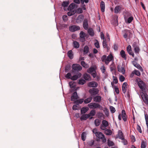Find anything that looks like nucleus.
<instances>
[{
  "mask_svg": "<svg viewBox=\"0 0 148 148\" xmlns=\"http://www.w3.org/2000/svg\"><path fill=\"white\" fill-rule=\"evenodd\" d=\"M98 85V84L94 81L89 82L88 84V86L90 87L96 88L97 86Z\"/></svg>",
  "mask_w": 148,
  "mask_h": 148,
  "instance_id": "4468645a",
  "label": "nucleus"
},
{
  "mask_svg": "<svg viewBox=\"0 0 148 148\" xmlns=\"http://www.w3.org/2000/svg\"><path fill=\"white\" fill-rule=\"evenodd\" d=\"M83 77L84 79L86 80H90L91 79L90 75L87 73H85Z\"/></svg>",
  "mask_w": 148,
  "mask_h": 148,
  "instance_id": "2f4dec72",
  "label": "nucleus"
},
{
  "mask_svg": "<svg viewBox=\"0 0 148 148\" xmlns=\"http://www.w3.org/2000/svg\"><path fill=\"white\" fill-rule=\"evenodd\" d=\"M89 48L88 47L87 45H86V46H85V47L84 48V50H83L84 53V54L87 53L89 51Z\"/></svg>",
  "mask_w": 148,
  "mask_h": 148,
  "instance_id": "4c0bfd02",
  "label": "nucleus"
},
{
  "mask_svg": "<svg viewBox=\"0 0 148 148\" xmlns=\"http://www.w3.org/2000/svg\"><path fill=\"white\" fill-rule=\"evenodd\" d=\"M101 123V121L98 119H96L94 121V123L95 126L96 127L98 126Z\"/></svg>",
  "mask_w": 148,
  "mask_h": 148,
  "instance_id": "e433bc0d",
  "label": "nucleus"
},
{
  "mask_svg": "<svg viewBox=\"0 0 148 148\" xmlns=\"http://www.w3.org/2000/svg\"><path fill=\"white\" fill-rule=\"evenodd\" d=\"M123 36L125 38H127L128 36H130L131 35V33L130 31L128 30H125L123 31Z\"/></svg>",
  "mask_w": 148,
  "mask_h": 148,
  "instance_id": "2eb2a0df",
  "label": "nucleus"
},
{
  "mask_svg": "<svg viewBox=\"0 0 148 148\" xmlns=\"http://www.w3.org/2000/svg\"><path fill=\"white\" fill-rule=\"evenodd\" d=\"M88 110V108L87 107H84L82 108L81 110V114H84L86 113V112Z\"/></svg>",
  "mask_w": 148,
  "mask_h": 148,
  "instance_id": "c756f323",
  "label": "nucleus"
},
{
  "mask_svg": "<svg viewBox=\"0 0 148 148\" xmlns=\"http://www.w3.org/2000/svg\"><path fill=\"white\" fill-rule=\"evenodd\" d=\"M108 145L109 147H111L113 146L114 145V143L110 140H108Z\"/></svg>",
  "mask_w": 148,
  "mask_h": 148,
  "instance_id": "864d4df0",
  "label": "nucleus"
},
{
  "mask_svg": "<svg viewBox=\"0 0 148 148\" xmlns=\"http://www.w3.org/2000/svg\"><path fill=\"white\" fill-rule=\"evenodd\" d=\"M135 74L138 76H139L140 75V73L139 71L135 70L134 71Z\"/></svg>",
  "mask_w": 148,
  "mask_h": 148,
  "instance_id": "0e129e2a",
  "label": "nucleus"
},
{
  "mask_svg": "<svg viewBox=\"0 0 148 148\" xmlns=\"http://www.w3.org/2000/svg\"><path fill=\"white\" fill-rule=\"evenodd\" d=\"M133 47L134 48V50L135 52L136 53H138L140 49L137 46L134 44L133 45Z\"/></svg>",
  "mask_w": 148,
  "mask_h": 148,
  "instance_id": "7c9ffc66",
  "label": "nucleus"
},
{
  "mask_svg": "<svg viewBox=\"0 0 148 148\" xmlns=\"http://www.w3.org/2000/svg\"><path fill=\"white\" fill-rule=\"evenodd\" d=\"M118 71L122 74H124L125 72V70L124 68V66L122 65H119L117 66Z\"/></svg>",
  "mask_w": 148,
  "mask_h": 148,
  "instance_id": "f8f14e48",
  "label": "nucleus"
},
{
  "mask_svg": "<svg viewBox=\"0 0 148 148\" xmlns=\"http://www.w3.org/2000/svg\"><path fill=\"white\" fill-rule=\"evenodd\" d=\"M120 54L121 57L124 58L125 60H126L127 59L126 54L125 51L123 50H122L120 52Z\"/></svg>",
  "mask_w": 148,
  "mask_h": 148,
  "instance_id": "bb28decb",
  "label": "nucleus"
},
{
  "mask_svg": "<svg viewBox=\"0 0 148 148\" xmlns=\"http://www.w3.org/2000/svg\"><path fill=\"white\" fill-rule=\"evenodd\" d=\"M147 145L146 141L142 140L141 141V148H146Z\"/></svg>",
  "mask_w": 148,
  "mask_h": 148,
  "instance_id": "ea45409f",
  "label": "nucleus"
},
{
  "mask_svg": "<svg viewBox=\"0 0 148 148\" xmlns=\"http://www.w3.org/2000/svg\"><path fill=\"white\" fill-rule=\"evenodd\" d=\"M70 11L68 12V15L71 16L77 12L76 10H69Z\"/></svg>",
  "mask_w": 148,
  "mask_h": 148,
  "instance_id": "473e14b6",
  "label": "nucleus"
},
{
  "mask_svg": "<svg viewBox=\"0 0 148 148\" xmlns=\"http://www.w3.org/2000/svg\"><path fill=\"white\" fill-rule=\"evenodd\" d=\"M95 43L94 45L97 48H100V45L98 41L96 39L95 40Z\"/></svg>",
  "mask_w": 148,
  "mask_h": 148,
  "instance_id": "8fccbe9b",
  "label": "nucleus"
},
{
  "mask_svg": "<svg viewBox=\"0 0 148 148\" xmlns=\"http://www.w3.org/2000/svg\"><path fill=\"white\" fill-rule=\"evenodd\" d=\"M80 28L79 26L75 25L70 26L69 27V30L71 32H74L80 29Z\"/></svg>",
  "mask_w": 148,
  "mask_h": 148,
  "instance_id": "9d476101",
  "label": "nucleus"
},
{
  "mask_svg": "<svg viewBox=\"0 0 148 148\" xmlns=\"http://www.w3.org/2000/svg\"><path fill=\"white\" fill-rule=\"evenodd\" d=\"M78 98V96L77 92H75L73 93L71 97V100L72 101H74L76 100Z\"/></svg>",
  "mask_w": 148,
  "mask_h": 148,
  "instance_id": "6ab92c4d",
  "label": "nucleus"
},
{
  "mask_svg": "<svg viewBox=\"0 0 148 148\" xmlns=\"http://www.w3.org/2000/svg\"><path fill=\"white\" fill-rule=\"evenodd\" d=\"M127 16H130L129 18H128L127 19V21H126V23H130L133 20V17L131 16V15L130 13L129 12H126L125 14L124 15L125 16V18L126 19V16L127 15ZM125 21H126V19H125Z\"/></svg>",
  "mask_w": 148,
  "mask_h": 148,
  "instance_id": "1a4fd4ad",
  "label": "nucleus"
},
{
  "mask_svg": "<svg viewBox=\"0 0 148 148\" xmlns=\"http://www.w3.org/2000/svg\"><path fill=\"white\" fill-rule=\"evenodd\" d=\"M113 81L111 83L112 86H114V84H117L118 82V80L117 77L115 76H113Z\"/></svg>",
  "mask_w": 148,
  "mask_h": 148,
  "instance_id": "a878e982",
  "label": "nucleus"
},
{
  "mask_svg": "<svg viewBox=\"0 0 148 148\" xmlns=\"http://www.w3.org/2000/svg\"><path fill=\"white\" fill-rule=\"evenodd\" d=\"M109 125L108 122L106 120H103L102 122V124L100 126V128L102 130H105L106 127Z\"/></svg>",
  "mask_w": 148,
  "mask_h": 148,
  "instance_id": "0eeeda50",
  "label": "nucleus"
},
{
  "mask_svg": "<svg viewBox=\"0 0 148 148\" xmlns=\"http://www.w3.org/2000/svg\"><path fill=\"white\" fill-rule=\"evenodd\" d=\"M95 135L99 138L101 139L103 142H106V139L105 138L104 135L102 133L98 132Z\"/></svg>",
  "mask_w": 148,
  "mask_h": 148,
  "instance_id": "6e6552de",
  "label": "nucleus"
},
{
  "mask_svg": "<svg viewBox=\"0 0 148 148\" xmlns=\"http://www.w3.org/2000/svg\"><path fill=\"white\" fill-rule=\"evenodd\" d=\"M62 18L64 21H67L68 20L67 16L66 15H64L63 16Z\"/></svg>",
  "mask_w": 148,
  "mask_h": 148,
  "instance_id": "774afa93",
  "label": "nucleus"
},
{
  "mask_svg": "<svg viewBox=\"0 0 148 148\" xmlns=\"http://www.w3.org/2000/svg\"><path fill=\"white\" fill-rule=\"evenodd\" d=\"M133 64L135 67L137 68L138 69H140L141 71H143V69H142L141 66L136 62H134Z\"/></svg>",
  "mask_w": 148,
  "mask_h": 148,
  "instance_id": "cd10ccee",
  "label": "nucleus"
},
{
  "mask_svg": "<svg viewBox=\"0 0 148 148\" xmlns=\"http://www.w3.org/2000/svg\"><path fill=\"white\" fill-rule=\"evenodd\" d=\"M118 138L121 139H124V137L123 134L120 130H119L118 131Z\"/></svg>",
  "mask_w": 148,
  "mask_h": 148,
  "instance_id": "393cba45",
  "label": "nucleus"
},
{
  "mask_svg": "<svg viewBox=\"0 0 148 148\" xmlns=\"http://www.w3.org/2000/svg\"><path fill=\"white\" fill-rule=\"evenodd\" d=\"M122 118L124 122H126L127 121V116L126 114L125 111L124 110L121 111V114L119 115L118 118L119 121H121Z\"/></svg>",
  "mask_w": 148,
  "mask_h": 148,
  "instance_id": "f03ea898",
  "label": "nucleus"
},
{
  "mask_svg": "<svg viewBox=\"0 0 148 148\" xmlns=\"http://www.w3.org/2000/svg\"><path fill=\"white\" fill-rule=\"evenodd\" d=\"M140 96L144 102L148 106V95L144 92L140 93Z\"/></svg>",
  "mask_w": 148,
  "mask_h": 148,
  "instance_id": "39448f33",
  "label": "nucleus"
},
{
  "mask_svg": "<svg viewBox=\"0 0 148 148\" xmlns=\"http://www.w3.org/2000/svg\"><path fill=\"white\" fill-rule=\"evenodd\" d=\"M95 71V69L92 67H91L89 68L87 71V72L90 73H91Z\"/></svg>",
  "mask_w": 148,
  "mask_h": 148,
  "instance_id": "49530a36",
  "label": "nucleus"
},
{
  "mask_svg": "<svg viewBox=\"0 0 148 148\" xmlns=\"http://www.w3.org/2000/svg\"><path fill=\"white\" fill-rule=\"evenodd\" d=\"M73 47L75 48H78L79 47V43L76 41L73 42Z\"/></svg>",
  "mask_w": 148,
  "mask_h": 148,
  "instance_id": "37998d69",
  "label": "nucleus"
},
{
  "mask_svg": "<svg viewBox=\"0 0 148 148\" xmlns=\"http://www.w3.org/2000/svg\"><path fill=\"white\" fill-rule=\"evenodd\" d=\"M112 88L115 90V91L117 94L119 93V90L118 88L116 86H112Z\"/></svg>",
  "mask_w": 148,
  "mask_h": 148,
  "instance_id": "09e8293b",
  "label": "nucleus"
},
{
  "mask_svg": "<svg viewBox=\"0 0 148 148\" xmlns=\"http://www.w3.org/2000/svg\"><path fill=\"white\" fill-rule=\"evenodd\" d=\"M77 75H75L72 76L71 79L72 80H76L79 77H80L81 76V74L79 73L77 74Z\"/></svg>",
  "mask_w": 148,
  "mask_h": 148,
  "instance_id": "4be33fe9",
  "label": "nucleus"
},
{
  "mask_svg": "<svg viewBox=\"0 0 148 148\" xmlns=\"http://www.w3.org/2000/svg\"><path fill=\"white\" fill-rule=\"evenodd\" d=\"M83 101H84V99H82L76 100L75 102L76 103L79 104H82Z\"/></svg>",
  "mask_w": 148,
  "mask_h": 148,
  "instance_id": "603ef678",
  "label": "nucleus"
},
{
  "mask_svg": "<svg viewBox=\"0 0 148 148\" xmlns=\"http://www.w3.org/2000/svg\"><path fill=\"white\" fill-rule=\"evenodd\" d=\"M137 84L142 92H146L147 88L146 85L143 81L140 79V80L138 81Z\"/></svg>",
  "mask_w": 148,
  "mask_h": 148,
  "instance_id": "7ed1b4c3",
  "label": "nucleus"
},
{
  "mask_svg": "<svg viewBox=\"0 0 148 148\" xmlns=\"http://www.w3.org/2000/svg\"><path fill=\"white\" fill-rule=\"evenodd\" d=\"M127 82L124 83L122 86V90L124 93H125L127 89Z\"/></svg>",
  "mask_w": 148,
  "mask_h": 148,
  "instance_id": "a211bd4d",
  "label": "nucleus"
},
{
  "mask_svg": "<svg viewBox=\"0 0 148 148\" xmlns=\"http://www.w3.org/2000/svg\"><path fill=\"white\" fill-rule=\"evenodd\" d=\"M69 84L70 87L71 88H74L75 86V82L71 81L69 83Z\"/></svg>",
  "mask_w": 148,
  "mask_h": 148,
  "instance_id": "de8ad7c7",
  "label": "nucleus"
},
{
  "mask_svg": "<svg viewBox=\"0 0 148 148\" xmlns=\"http://www.w3.org/2000/svg\"><path fill=\"white\" fill-rule=\"evenodd\" d=\"M100 36L101 39H103V40H106V39L104 37V35L103 32H101L100 33Z\"/></svg>",
  "mask_w": 148,
  "mask_h": 148,
  "instance_id": "69168bd1",
  "label": "nucleus"
},
{
  "mask_svg": "<svg viewBox=\"0 0 148 148\" xmlns=\"http://www.w3.org/2000/svg\"><path fill=\"white\" fill-rule=\"evenodd\" d=\"M92 99L91 97H89L84 100V102L85 103L87 104L91 102Z\"/></svg>",
  "mask_w": 148,
  "mask_h": 148,
  "instance_id": "72a5a7b5",
  "label": "nucleus"
},
{
  "mask_svg": "<svg viewBox=\"0 0 148 148\" xmlns=\"http://www.w3.org/2000/svg\"><path fill=\"white\" fill-rule=\"evenodd\" d=\"M93 101L97 103H100L101 100V97L100 96H97L93 98Z\"/></svg>",
  "mask_w": 148,
  "mask_h": 148,
  "instance_id": "aec40b11",
  "label": "nucleus"
},
{
  "mask_svg": "<svg viewBox=\"0 0 148 148\" xmlns=\"http://www.w3.org/2000/svg\"><path fill=\"white\" fill-rule=\"evenodd\" d=\"M89 117V114H84L81 116L80 117V119L81 121L85 120Z\"/></svg>",
  "mask_w": 148,
  "mask_h": 148,
  "instance_id": "5701e85b",
  "label": "nucleus"
},
{
  "mask_svg": "<svg viewBox=\"0 0 148 148\" xmlns=\"http://www.w3.org/2000/svg\"><path fill=\"white\" fill-rule=\"evenodd\" d=\"M67 55L68 57L71 59H72L73 58V54L72 50L69 51Z\"/></svg>",
  "mask_w": 148,
  "mask_h": 148,
  "instance_id": "f704fd0d",
  "label": "nucleus"
},
{
  "mask_svg": "<svg viewBox=\"0 0 148 148\" xmlns=\"http://www.w3.org/2000/svg\"><path fill=\"white\" fill-rule=\"evenodd\" d=\"M96 114V111L95 110L93 109L89 113V114H88L89 115V117L91 116H93L95 115Z\"/></svg>",
  "mask_w": 148,
  "mask_h": 148,
  "instance_id": "a19ab883",
  "label": "nucleus"
},
{
  "mask_svg": "<svg viewBox=\"0 0 148 148\" xmlns=\"http://www.w3.org/2000/svg\"><path fill=\"white\" fill-rule=\"evenodd\" d=\"M145 117L146 125L147 128H148V115L147 114H145Z\"/></svg>",
  "mask_w": 148,
  "mask_h": 148,
  "instance_id": "a18cd8bd",
  "label": "nucleus"
},
{
  "mask_svg": "<svg viewBox=\"0 0 148 148\" xmlns=\"http://www.w3.org/2000/svg\"><path fill=\"white\" fill-rule=\"evenodd\" d=\"M88 106L90 109L100 108L101 106L99 104L96 103H91L88 104Z\"/></svg>",
  "mask_w": 148,
  "mask_h": 148,
  "instance_id": "423d86ee",
  "label": "nucleus"
},
{
  "mask_svg": "<svg viewBox=\"0 0 148 148\" xmlns=\"http://www.w3.org/2000/svg\"><path fill=\"white\" fill-rule=\"evenodd\" d=\"M99 92V90L97 88H92L89 90V92L90 94L91 97H94Z\"/></svg>",
  "mask_w": 148,
  "mask_h": 148,
  "instance_id": "20e7f679",
  "label": "nucleus"
},
{
  "mask_svg": "<svg viewBox=\"0 0 148 148\" xmlns=\"http://www.w3.org/2000/svg\"><path fill=\"white\" fill-rule=\"evenodd\" d=\"M110 68L111 71H112L115 69V67L114 66V62L110 66Z\"/></svg>",
  "mask_w": 148,
  "mask_h": 148,
  "instance_id": "13d9d810",
  "label": "nucleus"
},
{
  "mask_svg": "<svg viewBox=\"0 0 148 148\" xmlns=\"http://www.w3.org/2000/svg\"><path fill=\"white\" fill-rule=\"evenodd\" d=\"M83 26L85 29L87 30L88 29V24L87 19H85L84 20L83 23Z\"/></svg>",
  "mask_w": 148,
  "mask_h": 148,
  "instance_id": "412c9836",
  "label": "nucleus"
},
{
  "mask_svg": "<svg viewBox=\"0 0 148 148\" xmlns=\"http://www.w3.org/2000/svg\"><path fill=\"white\" fill-rule=\"evenodd\" d=\"M88 144L90 146H92L94 144V141L93 140H91L88 141Z\"/></svg>",
  "mask_w": 148,
  "mask_h": 148,
  "instance_id": "680f3d73",
  "label": "nucleus"
},
{
  "mask_svg": "<svg viewBox=\"0 0 148 148\" xmlns=\"http://www.w3.org/2000/svg\"><path fill=\"white\" fill-rule=\"evenodd\" d=\"M101 70V71L103 73H104L105 71L106 70V69L104 65L102 66L101 68H100Z\"/></svg>",
  "mask_w": 148,
  "mask_h": 148,
  "instance_id": "052dcab7",
  "label": "nucleus"
},
{
  "mask_svg": "<svg viewBox=\"0 0 148 148\" xmlns=\"http://www.w3.org/2000/svg\"><path fill=\"white\" fill-rule=\"evenodd\" d=\"M70 3L69 1H64L62 4V6L64 8L68 6Z\"/></svg>",
  "mask_w": 148,
  "mask_h": 148,
  "instance_id": "c85d7f7f",
  "label": "nucleus"
},
{
  "mask_svg": "<svg viewBox=\"0 0 148 148\" xmlns=\"http://www.w3.org/2000/svg\"><path fill=\"white\" fill-rule=\"evenodd\" d=\"M110 112L112 113H113L115 112L116 110L115 108L114 107L112 106H110Z\"/></svg>",
  "mask_w": 148,
  "mask_h": 148,
  "instance_id": "bf43d9fd",
  "label": "nucleus"
},
{
  "mask_svg": "<svg viewBox=\"0 0 148 148\" xmlns=\"http://www.w3.org/2000/svg\"><path fill=\"white\" fill-rule=\"evenodd\" d=\"M73 69L76 71H79L82 69V67L79 65L77 64H74L72 66Z\"/></svg>",
  "mask_w": 148,
  "mask_h": 148,
  "instance_id": "9b49d317",
  "label": "nucleus"
},
{
  "mask_svg": "<svg viewBox=\"0 0 148 148\" xmlns=\"http://www.w3.org/2000/svg\"><path fill=\"white\" fill-rule=\"evenodd\" d=\"M101 59L103 62H104L106 65H108L110 62H114V57L112 54L110 53L107 57L106 55L103 56Z\"/></svg>",
  "mask_w": 148,
  "mask_h": 148,
  "instance_id": "f257e3e1",
  "label": "nucleus"
},
{
  "mask_svg": "<svg viewBox=\"0 0 148 148\" xmlns=\"http://www.w3.org/2000/svg\"><path fill=\"white\" fill-rule=\"evenodd\" d=\"M82 65L85 68H87L89 67L88 64L86 63L84 61H82L81 63Z\"/></svg>",
  "mask_w": 148,
  "mask_h": 148,
  "instance_id": "79ce46f5",
  "label": "nucleus"
},
{
  "mask_svg": "<svg viewBox=\"0 0 148 148\" xmlns=\"http://www.w3.org/2000/svg\"><path fill=\"white\" fill-rule=\"evenodd\" d=\"M125 78L122 75H121L120 76L119 79L120 81L123 82L125 80Z\"/></svg>",
  "mask_w": 148,
  "mask_h": 148,
  "instance_id": "e2e57ef3",
  "label": "nucleus"
},
{
  "mask_svg": "<svg viewBox=\"0 0 148 148\" xmlns=\"http://www.w3.org/2000/svg\"><path fill=\"white\" fill-rule=\"evenodd\" d=\"M105 134L107 135H111L112 134V131L110 129L105 130Z\"/></svg>",
  "mask_w": 148,
  "mask_h": 148,
  "instance_id": "c9c22d12",
  "label": "nucleus"
},
{
  "mask_svg": "<svg viewBox=\"0 0 148 148\" xmlns=\"http://www.w3.org/2000/svg\"><path fill=\"white\" fill-rule=\"evenodd\" d=\"M100 6L101 8V9H105V4L104 2L103 1H101Z\"/></svg>",
  "mask_w": 148,
  "mask_h": 148,
  "instance_id": "3c124183",
  "label": "nucleus"
},
{
  "mask_svg": "<svg viewBox=\"0 0 148 148\" xmlns=\"http://www.w3.org/2000/svg\"><path fill=\"white\" fill-rule=\"evenodd\" d=\"M86 82L85 80L83 79H81L79 80L78 83L80 85H83Z\"/></svg>",
  "mask_w": 148,
  "mask_h": 148,
  "instance_id": "4d7b16f0",
  "label": "nucleus"
},
{
  "mask_svg": "<svg viewBox=\"0 0 148 148\" xmlns=\"http://www.w3.org/2000/svg\"><path fill=\"white\" fill-rule=\"evenodd\" d=\"M86 35L85 33L83 31H81L79 34V36L81 41L82 42H84L85 40V37Z\"/></svg>",
  "mask_w": 148,
  "mask_h": 148,
  "instance_id": "ddd939ff",
  "label": "nucleus"
},
{
  "mask_svg": "<svg viewBox=\"0 0 148 148\" xmlns=\"http://www.w3.org/2000/svg\"><path fill=\"white\" fill-rule=\"evenodd\" d=\"M107 40H103L102 44L103 47L104 48H106L108 51L110 49V48L108 46V44L107 42Z\"/></svg>",
  "mask_w": 148,
  "mask_h": 148,
  "instance_id": "f3484780",
  "label": "nucleus"
},
{
  "mask_svg": "<svg viewBox=\"0 0 148 148\" xmlns=\"http://www.w3.org/2000/svg\"><path fill=\"white\" fill-rule=\"evenodd\" d=\"M86 137V134L85 132H83L82 134L81 138L82 140L84 141L85 140Z\"/></svg>",
  "mask_w": 148,
  "mask_h": 148,
  "instance_id": "c03bdc74",
  "label": "nucleus"
},
{
  "mask_svg": "<svg viewBox=\"0 0 148 148\" xmlns=\"http://www.w3.org/2000/svg\"><path fill=\"white\" fill-rule=\"evenodd\" d=\"M137 130L140 133H142V131L141 130L140 126L138 124L137 125Z\"/></svg>",
  "mask_w": 148,
  "mask_h": 148,
  "instance_id": "338daca9",
  "label": "nucleus"
},
{
  "mask_svg": "<svg viewBox=\"0 0 148 148\" xmlns=\"http://www.w3.org/2000/svg\"><path fill=\"white\" fill-rule=\"evenodd\" d=\"M84 18V16L81 14L79 15L76 20V22L77 23H80L82 21Z\"/></svg>",
  "mask_w": 148,
  "mask_h": 148,
  "instance_id": "dca6fc26",
  "label": "nucleus"
},
{
  "mask_svg": "<svg viewBox=\"0 0 148 148\" xmlns=\"http://www.w3.org/2000/svg\"><path fill=\"white\" fill-rule=\"evenodd\" d=\"M97 116L99 118H101V117H104V115L102 112H99L97 113Z\"/></svg>",
  "mask_w": 148,
  "mask_h": 148,
  "instance_id": "5fc2aeb1",
  "label": "nucleus"
},
{
  "mask_svg": "<svg viewBox=\"0 0 148 148\" xmlns=\"http://www.w3.org/2000/svg\"><path fill=\"white\" fill-rule=\"evenodd\" d=\"M77 7V5L74 3H71L67 9H75Z\"/></svg>",
  "mask_w": 148,
  "mask_h": 148,
  "instance_id": "b1692460",
  "label": "nucleus"
},
{
  "mask_svg": "<svg viewBox=\"0 0 148 148\" xmlns=\"http://www.w3.org/2000/svg\"><path fill=\"white\" fill-rule=\"evenodd\" d=\"M71 74L70 73H68L65 75V77L68 79H71Z\"/></svg>",
  "mask_w": 148,
  "mask_h": 148,
  "instance_id": "6e6d98bb",
  "label": "nucleus"
},
{
  "mask_svg": "<svg viewBox=\"0 0 148 148\" xmlns=\"http://www.w3.org/2000/svg\"><path fill=\"white\" fill-rule=\"evenodd\" d=\"M88 33L89 35L91 36H94V32L93 30L92 29H88Z\"/></svg>",
  "mask_w": 148,
  "mask_h": 148,
  "instance_id": "58836bf2",
  "label": "nucleus"
}]
</instances>
